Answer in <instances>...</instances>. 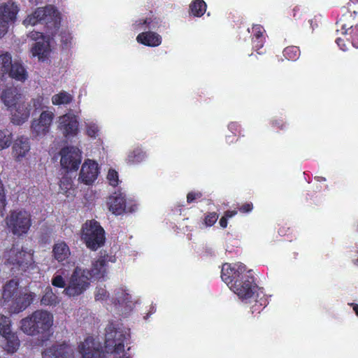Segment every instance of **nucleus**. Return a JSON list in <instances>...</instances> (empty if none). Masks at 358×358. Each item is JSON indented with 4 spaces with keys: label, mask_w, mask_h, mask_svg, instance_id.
<instances>
[{
    "label": "nucleus",
    "mask_w": 358,
    "mask_h": 358,
    "mask_svg": "<svg viewBox=\"0 0 358 358\" xmlns=\"http://www.w3.org/2000/svg\"><path fill=\"white\" fill-rule=\"evenodd\" d=\"M53 324V314L48 310L40 309L22 319L20 328L29 336L43 335L50 330Z\"/></svg>",
    "instance_id": "obj_1"
},
{
    "label": "nucleus",
    "mask_w": 358,
    "mask_h": 358,
    "mask_svg": "<svg viewBox=\"0 0 358 358\" xmlns=\"http://www.w3.org/2000/svg\"><path fill=\"white\" fill-rule=\"evenodd\" d=\"M129 338V329L117 324H109L106 328V349L115 358H129L124 351V344Z\"/></svg>",
    "instance_id": "obj_2"
},
{
    "label": "nucleus",
    "mask_w": 358,
    "mask_h": 358,
    "mask_svg": "<svg viewBox=\"0 0 358 358\" xmlns=\"http://www.w3.org/2000/svg\"><path fill=\"white\" fill-rule=\"evenodd\" d=\"M33 250L19 244H14L5 252L6 263L11 266L14 273L25 272L34 268Z\"/></svg>",
    "instance_id": "obj_3"
},
{
    "label": "nucleus",
    "mask_w": 358,
    "mask_h": 358,
    "mask_svg": "<svg viewBox=\"0 0 358 358\" xmlns=\"http://www.w3.org/2000/svg\"><path fill=\"white\" fill-rule=\"evenodd\" d=\"M60 22V13L54 6L48 5L37 8L24 20L23 24L34 26L38 23L44 24L53 34L59 28Z\"/></svg>",
    "instance_id": "obj_4"
},
{
    "label": "nucleus",
    "mask_w": 358,
    "mask_h": 358,
    "mask_svg": "<svg viewBox=\"0 0 358 358\" xmlns=\"http://www.w3.org/2000/svg\"><path fill=\"white\" fill-rule=\"evenodd\" d=\"M133 27L138 31H143L136 37L138 43L150 47H157L162 43V38L159 34L154 31H145L157 28L158 21L156 18L139 19L135 22Z\"/></svg>",
    "instance_id": "obj_5"
},
{
    "label": "nucleus",
    "mask_w": 358,
    "mask_h": 358,
    "mask_svg": "<svg viewBox=\"0 0 358 358\" xmlns=\"http://www.w3.org/2000/svg\"><path fill=\"white\" fill-rule=\"evenodd\" d=\"M91 278L88 269L76 266L69 278L64 293L69 296H79L90 287Z\"/></svg>",
    "instance_id": "obj_6"
},
{
    "label": "nucleus",
    "mask_w": 358,
    "mask_h": 358,
    "mask_svg": "<svg viewBox=\"0 0 358 358\" xmlns=\"http://www.w3.org/2000/svg\"><path fill=\"white\" fill-rule=\"evenodd\" d=\"M81 238L87 247L96 250L105 242V231L99 223L94 220H87L83 225Z\"/></svg>",
    "instance_id": "obj_7"
},
{
    "label": "nucleus",
    "mask_w": 358,
    "mask_h": 358,
    "mask_svg": "<svg viewBox=\"0 0 358 358\" xmlns=\"http://www.w3.org/2000/svg\"><path fill=\"white\" fill-rule=\"evenodd\" d=\"M6 225L14 235L25 234L31 225L30 215L25 210H14L6 217Z\"/></svg>",
    "instance_id": "obj_8"
},
{
    "label": "nucleus",
    "mask_w": 358,
    "mask_h": 358,
    "mask_svg": "<svg viewBox=\"0 0 358 358\" xmlns=\"http://www.w3.org/2000/svg\"><path fill=\"white\" fill-rule=\"evenodd\" d=\"M20 294L21 289L19 288V283L15 280H9L3 287L1 295L3 303L11 313H17L15 311V306L20 299Z\"/></svg>",
    "instance_id": "obj_9"
},
{
    "label": "nucleus",
    "mask_w": 358,
    "mask_h": 358,
    "mask_svg": "<svg viewBox=\"0 0 358 358\" xmlns=\"http://www.w3.org/2000/svg\"><path fill=\"white\" fill-rule=\"evenodd\" d=\"M55 114L50 110L43 111L39 117L31 121V133L33 138H41L46 136L50 129Z\"/></svg>",
    "instance_id": "obj_10"
},
{
    "label": "nucleus",
    "mask_w": 358,
    "mask_h": 358,
    "mask_svg": "<svg viewBox=\"0 0 358 358\" xmlns=\"http://www.w3.org/2000/svg\"><path fill=\"white\" fill-rule=\"evenodd\" d=\"M78 352L82 358H105V353L99 340L93 336H87L81 342L78 347Z\"/></svg>",
    "instance_id": "obj_11"
},
{
    "label": "nucleus",
    "mask_w": 358,
    "mask_h": 358,
    "mask_svg": "<svg viewBox=\"0 0 358 358\" xmlns=\"http://www.w3.org/2000/svg\"><path fill=\"white\" fill-rule=\"evenodd\" d=\"M57 124V129L66 138L74 137L79 131L78 117L72 113H66L59 116Z\"/></svg>",
    "instance_id": "obj_12"
},
{
    "label": "nucleus",
    "mask_w": 358,
    "mask_h": 358,
    "mask_svg": "<svg viewBox=\"0 0 358 358\" xmlns=\"http://www.w3.org/2000/svg\"><path fill=\"white\" fill-rule=\"evenodd\" d=\"M245 266L241 263L229 264L222 265L221 271L222 280L229 286L232 285L236 281L243 279Z\"/></svg>",
    "instance_id": "obj_13"
},
{
    "label": "nucleus",
    "mask_w": 358,
    "mask_h": 358,
    "mask_svg": "<svg viewBox=\"0 0 358 358\" xmlns=\"http://www.w3.org/2000/svg\"><path fill=\"white\" fill-rule=\"evenodd\" d=\"M61 166L68 170L74 171L78 169L81 162V152L76 147H66L61 152Z\"/></svg>",
    "instance_id": "obj_14"
},
{
    "label": "nucleus",
    "mask_w": 358,
    "mask_h": 358,
    "mask_svg": "<svg viewBox=\"0 0 358 358\" xmlns=\"http://www.w3.org/2000/svg\"><path fill=\"white\" fill-rule=\"evenodd\" d=\"M256 285L252 278L248 276H243L239 281H236L232 285H230V289L242 299H248L252 296L256 291Z\"/></svg>",
    "instance_id": "obj_15"
},
{
    "label": "nucleus",
    "mask_w": 358,
    "mask_h": 358,
    "mask_svg": "<svg viewBox=\"0 0 358 358\" xmlns=\"http://www.w3.org/2000/svg\"><path fill=\"white\" fill-rule=\"evenodd\" d=\"M10 121L15 125L26 122L30 116L31 104L23 99L9 110Z\"/></svg>",
    "instance_id": "obj_16"
},
{
    "label": "nucleus",
    "mask_w": 358,
    "mask_h": 358,
    "mask_svg": "<svg viewBox=\"0 0 358 358\" xmlns=\"http://www.w3.org/2000/svg\"><path fill=\"white\" fill-rule=\"evenodd\" d=\"M43 358H74V348L65 343L54 344L45 350Z\"/></svg>",
    "instance_id": "obj_17"
},
{
    "label": "nucleus",
    "mask_w": 358,
    "mask_h": 358,
    "mask_svg": "<svg viewBox=\"0 0 358 358\" xmlns=\"http://www.w3.org/2000/svg\"><path fill=\"white\" fill-rule=\"evenodd\" d=\"M99 173L98 164L93 160L87 159L81 167L79 180L86 185H90L97 178Z\"/></svg>",
    "instance_id": "obj_18"
},
{
    "label": "nucleus",
    "mask_w": 358,
    "mask_h": 358,
    "mask_svg": "<svg viewBox=\"0 0 358 358\" xmlns=\"http://www.w3.org/2000/svg\"><path fill=\"white\" fill-rule=\"evenodd\" d=\"M115 306L118 311L126 313L134 307L131 295L124 288L120 287L115 291Z\"/></svg>",
    "instance_id": "obj_19"
},
{
    "label": "nucleus",
    "mask_w": 358,
    "mask_h": 358,
    "mask_svg": "<svg viewBox=\"0 0 358 358\" xmlns=\"http://www.w3.org/2000/svg\"><path fill=\"white\" fill-rule=\"evenodd\" d=\"M23 99L15 88L0 86V99L8 110Z\"/></svg>",
    "instance_id": "obj_20"
},
{
    "label": "nucleus",
    "mask_w": 358,
    "mask_h": 358,
    "mask_svg": "<svg viewBox=\"0 0 358 358\" xmlns=\"http://www.w3.org/2000/svg\"><path fill=\"white\" fill-rule=\"evenodd\" d=\"M30 150V143L28 138L20 136L17 138L12 147V155L16 162L24 159Z\"/></svg>",
    "instance_id": "obj_21"
},
{
    "label": "nucleus",
    "mask_w": 358,
    "mask_h": 358,
    "mask_svg": "<svg viewBox=\"0 0 358 358\" xmlns=\"http://www.w3.org/2000/svg\"><path fill=\"white\" fill-rule=\"evenodd\" d=\"M18 11L19 8L17 5L11 1H8L0 5L1 18L8 25L10 22H14L16 20Z\"/></svg>",
    "instance_id": "obj_22"
},
{
    "label": "nucleus",
    "mask_w": 358,
    "mask_h": 358,
    "mask_svg": "<svg viewBox=\"0 0 358 358\" xmlns=\"http://www.w3.org/2000/svg\"><path fill=\"white\" fill-rule=\"evenodd\" d=\"M71 255L69 247L64 241H57L52 247V256L55 260L59 263L64 264V262L67 264L70 262L68 261Z\"/></svg>",
    "instance_id": "obj_23"
},
{
    "label": "nucleus",
    "mask_w": 358,
    "mask_h": 358,
    "mask_svg": "<svg viewBox=\"0 0 358 358\" xmlns=\"http://www.w3.org/2000/svg\"><path fill=\"white\" fill-rule=\"evenodd\" d=\"M125 196L122 193H114L110 196L108 201V208L115 215H121L126 208Z\"/></svg>",
    "instance_id": "obj_24"
},
{
    "label": "nucleus",
    "mask_w": 358,
    "mask_h": 358,
    "mask_svg": "<svg viewBox=\"0 0 358 358\" xmlns=\"http://www.w3.org/2000/svg\"><path fill=\"white\" fill-rule=\"evenodd\" d=\"M106 262L107 259L105 257H100L92 262L91 268L88 269L89 276L91 279L99 280L104 278L107 273Z\"/></svg>",
    "instance_id": "obj_25"
},
{
    "label": "nucleus",
    "mask_w": 358,
    "mask_h": 358,
    "mask_svg": "<svg viewBox=\"0 0 358 358\" xmlns=\"http://www.w3.org/2000/svg\"><path fill=\"white\" fill-rule=\"evenodd\" d=\"M7 76L17 81L24 83L28 78V72L21 62L15 60L11 64Z\"/></svg>",
    "instance_id": "obj_26"
},
{
    "label": "nucleus",
    "mask_w": 358,
    "mask_h": 358,
    "mask_svg": "<svg viewBox=\"0 0 358 358\" xmlns=\"http://www.w3.org/2000/svg\"><path fill=\"white\" fill-rule=\"evenodd\" d=\"M51 52L48 38H42V41H37L31 48V54L37 57L39 60L44 61L50 55Z\"/></svg>",
    "instance_id": "obj_27"
},
{
    "label": "nucleus",
    "mask_w": 358,
    "mask_h": 358,
    "mask_svg": "<svg viewBox=\"0 0 358 358\" xmlns=\"http://www.w3.org/2000/svg\"><path fill=\"white\" fill-rule=\"evenodd\" d=\"M13 61L8 52H0V79L4 80Z\"/></svg>",
    "instance_id": "obj_28"
},
{
    "label": "nucleus",
    "mask_w": 358,
    "mask_h": 358,
    "mask_svg": "<svg viewBox=\"0 0 358 358\" xmlns=\"http://www.w3.org/2000/svg\"><path fill=\"white\" fill-rule=\"evenodd\" d=\"M84 127L85 133L88 137L96 139L99 136L101 129L96 120L85 119L84 120Z\"/></svg>",
    "instance_id": "obj_29"
},
{
    "label": "nucleus",
    "mask_w": 358,
    "mask_h": 358,
    "mask_svg": "<svg viewBox=\"0 0 358 358\" xmlns=\"http://www.w3.org/2000/svg\"><path fill=\"white\" fill-rule=\"evenodd\" d=\"M60 302L59 297L50 287H47L41 299V304L45 306H56Z\"/></svg>",
    "instance_id": "obj_30"
},
{
    "label": "nucleus",
    "mask_w": 358,
    "mask_h": 358,
    "mask_svg": "<svg viewBox=\"0 0 358 358\" xmlns=\"http://www.w3.org/2000/svg\"><path fill=\"white\" fill-rule=\"evenodd\" d=\"M6 342L4 349L8 352L13 353L20 346V341L17 336L13 331L6 335L1 336Z\"/></svg>",
    "instance_id": "obj_31"
},
{
    "label": "nucleus",
    "mask_w": 358,
    "mask_h": 358,
    "mask_svg": "<svg viewBox=\"0 0 358 358\" xmlns=\"http://www.w3.org/2000/svg\"><path fill=\"white\" fill-rule=\"evenodd\" d=\"M36 294L32 292H23L21 290L20 299L17 302L15 311L18 313L24 310L36 299Z\"/></svg>",
    "instance_id": "obj_32"
},
{
    "label": "nucleus",
    "mask_w": 358,
    "mask_h": 358,
    "mask_svg": "<svg viewBox=\"0 0 358 358\" xmlns=\"http://www.w3.org/2000/svg\"><path fill=\"white\" fill-rule=\"evenodd\" d=\"M72 100L73 96L65 91H62L52 96V103L55 106L66 105Z\"/></svg>",
    "instance_id": "obj_33"
},
{
    "label": "nucleus",
    "mask_w": 358,
    "mask_h": 358,
    "mask_svg": "<svg viewBox=\"0 0 358 358\" xmlns=\"http://www.w3.org/2000/svg\"><path fill=\"white\" fill-rule=\"evenodd\" d=\"M189 8L194 16L200 17L206 12V4L203 0H196L190 4Z\"/></svg>",
    "instance_id": "obj_34"
},
{
    "label": "nucleus",
    "mask_w": 358,
    "mask_h": 358,
    "mask_svg": "<svg viewBox=\"0 0 358 358\" xmlns=\"http://www.w3.org/2000/svg\"><path fill=\"white\" fill-rule=\"evenodd\" d=\"M67 271L65 268L59 269L53 276L52 279V285L59 288H66V280L64 275H66Z\"/></svg>",
    "instance_id": "obj_35"
},
{
    "label": "nucleus",
    "mask_w": 358,
    "mask_h": 358,
    "mask_svg": "<svg viewBox=\"0 0 358 358\" xmlns=\"http://www.w3.org/2000/svg\"><path fill=\"white\" fill-rule=\"evenodd\" d=\"M146 158V154L142 150L137 148L129 153L127 162L130 164H137L143 162Z\"/></svg>",
    "instance_id": "obj_36"
},
{
    "label": "nucleus",
    "mask_w": 358,
    "mask_h": 358,
    "mask_svg": "<svg viewBox=\"0 0 358 358\" xmlns=\"http://www.w3.org/2000/svg\"><path fill=\"white\" fill-rule=\"evenodd\" d=\"M12 134L7 129H0V150L8 148L12 142Z\"/></svg>",
    "instance_id": "obj_37"
},
{
    "label": "nucleus",
    "mask_w": 358,
    "mask_h": 358,
    "mask_svg": "<svg viewBox=\"0 0 358 358\" xmlns=\"http://www.w3.org/2000/svg\"><path fill=\"white\" fill-rule=\"evenodd\" d=\"M264 31V28L260 25H255L252 28V32L256 38V41H253L254 48L258 50L263 46V41L261 38Z\"/></svg>",
    "instance_id": "obj_38"
},
{
    "label": "nucleus",
    "mask_w": 358,
    "mask_h": 358,
    "mask_svg": "<svg viewBox=\"0 0 358 358\" xmlns=\"http://www.w3.org/2000/svg\"><path fill=\"white\" fill-rule=\"evenodd\" d=\"M11 320L9 317L0 314V334L1 336L6 335L11 332Z\"/></svg>",
    "instance_id": "obj_39"
},
{
    "label": "nucleus",
    "mask_w": 358,
    "mask_h": 358,
    "mask_svg": "<svg viewBox=\"0 0 358 358\" xmlns=\"http://www.w3.org/2000/svg\"><path fill=\"white\" fill-rule=\"evenodd\" d=\"M340 23H341V21ZM341 27L343 34H346L348 30H351L350 34H352V44L354 46L358 48V44L356 45L355 43L356 40H358V27H352V25H347L345 24H341Z\"/></svg>",
    "instance_id": "obj_40"
},
{
    "label": "nucleus",
    "mask_w": 358,
    "mask_h": 358,
    "mask_svg": "<svg viewBox=\"0 0 358 358\" xmlns=\"http://www.w3.org/2000/svg\"><path fill=\"white\" fill-rule=\"evenodd\" d=\"M283 55L289 60H296L299 57L300 50L298 47L290 46L284 50Z\"/></svg>",
    "instance_id": "obj_41"
},
{
    "label": "nucleus",
    "mask_w": 358,
    "mask_h": 358,
    "mask_svg": "<svg viewBox=\"0 0 358 358\" xmlns=\"http://www.w3.org/2000/svg\"><path fill=\"white\" fill-rule=\"evenodd\" d=\"M31 104V109L34 108L35 110L41 109L48 103V101L41 96H37L36 98L32 99L30 101H27Z\"/></svg>",
    "instance_id": "obj_42"
},
{
    "label": "nucleus",
    "mask_w": 358,
    "mask_h": 358,
    "mask_svg": "<svg viewBox=\"0 0 358 358\" xmlns=\"http://www.w3.org/2000/svg\"><path fill=\"white\" fill-rule=\"evenodd\" d=\"M107 180L110 185L115 187L119 183L118 173L113 169H109L107 175Z\"/></svg>",
    "instance_id": "obj_43"
},
{
    "label": "nucleus",
    "mask_w": 358,
    "mask_h": 358,
    "mask_svg": "<svg viewBox=\"0 0 358 358\" xmlns=\"http://www.w3.org/2000/svg\"><path fill=\"white\" fill-rule=\"evenodd\" d=\"M59 186L62 192H68V191L70 190L72 187L71 180L67 177H64L60 181Z\"/></svg>",
    "instance_id": "obj_44"
},
{
    "label": "nucleus",
    "mask_w": 358,
    "mask_h": 358,
    "mask_svg": "<svg viewBox=\"0 0 358 358\" xmlns=\"http://www.w3.org/2000/svg\"><path fill=\"white\" fill-rule=\"evenodd\" d=\"M218 219V215L216 213H210L205 217V224L206 226L213 225Z\"/></svg>",
    "instance_id": "obj_45"
},
{
    "label": "nucleus",
    "mask_w": 358,
    "mask_h": 358,
    "mask_svg": "<svg viewBox=\"0 0 358 358\" xmlns=\"http://www.w3.org/2000/svg\"><path fill=\"white\" fill-rule=\"evenodd\" d=\"M108 297V293L104 287L98 288L96 291L95 298L96 300H106Z\"/></svg>",
    "instance_id": "obj_46"
},
{
    "label": "nucleus",
    "mask_w": 358,
    "mask_h": 358,
    "mask_svg": "<svg viewBox=\"0 0 358 358\" xmlns=\"http://www.w3.org/2000/svg\"><path fill=\"white\" fill-rule=\"evenodd\" d=\"M29 37L33 40L37 41H42V38H47L43 34L38 31H31L29 34Z\"/></svg>",
    "instance_id": "obj_47"
},
{
    "label": "nucleus",
    "mask_w": 358,
    "mask_h": 358,
    "mask_svg": "<svg viewBox=\"0 0 358 358\" xmlns=\"http://www.w3.org/2000/svg\"><path fill=\"white\" fill-rule=\"evenodd\" d=\"M8 25L1 18V15L0 14V38L6 34L8 31Z\"/></svg>",
    "instance_id": "obj_48"
},
{
    "label": "nucleus",
    "mask_w": 358,
    "mask_h": 358,
    "mask_svg": "<svg viewBox=\"0 0 358 358\" xmlns=\"http://www.w3.org/2000/svg\"><path fill=\"white\" fill-rule=\"evenodd\" d=\"M201 196V194L200 192H189L187 196V201L188 203H192L196 199L200 198Z\"/></svg>",
    "instance_id": "obj_49"
},
{
    "label": "nucleus",
    "mask_w": 358,
    "mask_h": 358,
    "mask_svg": "<svg viewBox=\"0 0 358 358\" xmlns=\"http://www.w3.org/2000/svg\"><path fill=\"white\" fill-rule=\"evenodd\" d=\"M72 39L73 38L71 35L62 36V42L64 43L66 48H68L69 45L71 43Z\"/></svg>",
    "instance_id": "obj_50"
},
{
    "label": "nucleus",
    "mask_w": 358,
    "mask_h": 358,
    "mask_svg": "<svg viewBox=\"0 0 358 358\" xmlns=\"http://www.w3.org/2000/svg\"><path fill=\"white\" fill-rule=\"evenodd\" d=\"M252 209V203H245L240 208V210L244 213H248Z\"/></svg>",
    "instance_id": "obj_51"
},
{
    "label": "nucleus",
    "mask_w": 358,
    "mask_h": 358,
    "mask_svg": "<svg viewBox=\"0 0 358 358\" xmlns=\"http://www.w3.org/2000/svg\"><path fill=\"white\" fill-rule=\"evenodd\" d=\"M220 225L222 227V228H225L227 227V218L224 216H223L220 220Z\"/></svg>",
    "instance_id": "obj_52"
},
{
    "label": "nucleus",
    "mask_w": 358,
    "mask_h": 358,
    "mask_svg": "<svg viewBox=\"0 0 358 358\" xmlns=\"http://www.w3.org/2000/svg\"><path fill=\"white\" fill-rule=\"evenodd\" d=\"M336 43L338 44V45L341 48V49L342 50H345L346 48H345V43H343V40H342L341 38H338L337 40H336Z\"/></svg>",
    "instance_id": "obj_53"
},
{
    "label": "nucleus",
    "mask_w": 358,
    "mask_h": 358,
    "mask_svg": "<svg viewBox=\"0 0 358 358\" xmlns=\"http://www.w3.org/2000/svg\"><path fill=\"white\" fill-rule=\"evenodd\" d=\"M236 214V211H235V210H233V211L228 210V211L225 212L224 217H226L227 218L231 217L234 216Z\"/></svg>",
    "instance_id": "obj_54"
},
{
    "label": "nucleus",
    "mask_w": 358,
    "mask_h": 358,
    "mask_svg": "<svg viewBox=\"0 0 358 358\" xmlns=\"http://www.w3.org/2000/svg\"><path fill=\"white\" fill-rule=\"evenodd\" d=\"M353 306V310H355L356 315L358 316V305L357 304H352Z\"/></svg>",
    "instance_id": "obj_55"
},
{
    "label": "nucleus",
    "mask_w": 358,
    "mask_h": 358,
    "mask_svg": "<svg viewBox=\"0 0 358 358\" xmlns=\"http://www.w3.org/2000/svg\"><path fill=\"white\" fill-rule=\"evenodd\" d=\"M234 126H235V124L231 123V124H230L229 125V129H233V127H234Z\"/></svg>",
    "instance_id": "obj_56"
},
{
    "label": "nucleus",
    "mask_w": 358,
    "mask_h": 358,
    "mask_svg": "<svg viewBox=\"0 0 358 358\" xmlns=\"http://www.w3.org/2000/svg\"><path fill=\"white\" fill-rule=\"evenodd\" d=\"M109 261L114 262L115 261V259L113 257H110Z\"/></svg>",
    "instance_id": "obj_57"
},
{
    "label": "nucleus",
    "mask_w": 358,
    "mask_h": 358,
    "mask_svg": "<svg viewBox=\"0 0 358 358\" xmlns=\"http://www.w3.org/2000/svg\"><path fill=\"white\" fill-rule=\"evenodd\" d=\"M355 264H356L357 266H358V259L356 260V262H355Z\"/></svg>",
    "instance_id": "obj_58"
},
{
    "label": "nucleus",
    "mask_w": 358,
    "mask_h": 358,
    "mask_svg": "<svg viewBox=\"0 0 358 358\" xmlns=\"http://www.w3.org/2000/svg\"><path fill=\"white\" fill-rule=\"evenodd\" d=\"M357 1H358V0H357Z\"/></svg>",
    "instance_id": "obj_59"
}]
</instances>
